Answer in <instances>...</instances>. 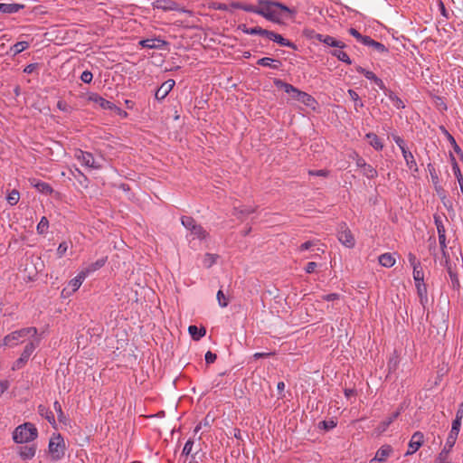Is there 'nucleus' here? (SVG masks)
<instances>
[{"label":"nucleus","instance_id":"26","mask_svg":"<svg viewBox=\"0 0 463 463\" xmlns=\"http://www.w3.org/2000/svg\"><path fill=\"white\" fill-rule=\"evenodd\" d=\"M24 8L21 4H0V12L3 14H15Z\"/></svg>","mask_w":463,"mask_h":463},{"label":"nucleus","instance_id":"4","mask_svg":"<svg viewBox=\"0 0 463 463\" xmlns=\"http://www.w3.org/2000/svg\"><path fill=\"white\" fill-rule=\"evenodd\" d=\"M48 450L53 461L61 459L65 454V444L61 434L51 438Z\"/></svg>","mask_w":463,"mask_h":463},{"label":"nucleus","instance_id":"37","mask_svg":"<svg viewBox=\"0 0 463 463\" xmlns=\"http://www.w3.org/2000/svg\"><path fill=\"white\" fill-rule=\"evenodd\" d=\"M399 415L400 411H395L389 418L382 421L378 427L380 431H385L388 429V427L399 417Z\"/></svg>","mask_w":463,"mask_h":463},{"label":"nucleus","instance_id":"12","mask_svg":"<svg viewBox=\"0 0 463 463\" xmlns=\"http://www.w3.org/2000/svg\"><path fill=\"white\" fill-rule=\"evenodd\" d=\"M445 267L450 279V285L454 290H459L460 283L458 280V274L456 268L452 267L450 260L445 261Z\"/></svg>","mask_w":463,"mask_h":463},{"label":"nucleus","instance_id":"5","mask_svg":"<svg viewBox=\"0 0 463 463\" xmlns=\"http://www.w3.org/2000/svg\"><path fill=\"white\" fill-rule=\"evenodd\" d=\"M39 342H40L39 339H35V340L30 341L29 343L26 344V345L24 348L23 353L21 354V356L16 361H14V363L13 364V366H12L13 371L20 370L23 367H24V365L28 362L30 356L34 352L36 347L39 345Z\"/></svg>","mask_w":463,"mask_h":463},{"label":"nucleus","instance_id":"35","mask_svg":"<svg viewBox=\"0 0 463 463\" xmlns=\"http://www.w3.org/2000/svg\"><path fill=\"white\" fill-rule=\"evenodd\" d=\"M296 100L305 104L307 107H312L316 103V99L311 95L302 90L298 94Z\"/></svg>","mask_w":463,"mask_h":463},{"label":"nucleus","instance_id":"22","mask_svg":"<svg viewBox=\"0 0 463 463\" xmlns=\"http://www.w3.org/2000/svg\"><path fill=\"white\" fill-rule=\"evenodd\" d=\"M415 286L417 288L418 297L420 298V303L421 304L423 308H425V307L429 301L427 286L424 282H422V283L419 282V283L415 284Z\"/></svg>","mask_w":463,"mask_h":463},{"label":"nucleus","instance_id":"59","mask_svg":"<svg viewBox=\"0 0 463 463\" xmlns=\"http://www.w3.org/2000/svg\"><path fill=\"white\" fill-rule=\"evenodd\" d=\"M93 79V75L90 71H84L80 75V80L84 83H90Z\"/></svg>","mask_w":463,"mask_h":463},{"label":"nucleus","instance_id":"36","mask_svg":"<svg viewBox=\"0 0 463 463\" xmlns=\"http://www.w3.org/2000/svg\"><path fill=\"white\" fill-rule=\"evenodd\" d=\"M331 55L337 58L339 61L346 63V64H351L352 63V61L350 59V57L348 56V54L344 52L342 49H335V50H333L330 52Z\"/></svg>","mask_w":463,"mask_h":463},{"label":"nucleus","instance_id":"14","mask_svg":"<svg viewBox=\"0 0 463 463\" xmlns=\"http://www.w3.org/2000/svg\"><path fill=\"white\" fill-rule=\"evenodd\" d=\"M355 70L358 73L363 74L366 79L374 82L378 86V88L383 91L386 89V86L384 85L383 81L380 78H378L373 71H367L361 66H357Z\"/></svg>","mask_w":463,"mask_h":463},{"label":"nucleus","instance_id":"55","mask_svg":"<svg viewBox=\"0 0 463 463\" xmlns=\"http://www.w3.org/2000/svg\"><path fill=\"white\" fill-rule=\"evenodd\" d=\"M329 171L326 169H321V170H308L309 175L314 176H321V177H327L329 175Z\"/></svg>","mask_w":463,"mask_h":463},{"label":"nucleus","instance_id":"25","mask_svg":"<svg viewBox=\"0 0 463 463\" xmlns=\"http://www.w3.org/2000/svg\"><path fill=\"white\" fill-rule=\"evenodd\" d=\"M86 277V272L81 270L74 279L70 280L68 287L71 289V292L79 289Z\"/></svg>","mask_w":463,"mask_h":463},{"label":"nucleus","instance_id":"45","mask_svg":"<svg viewBox=\"0 0 463 463\" xmlns=\"http://www.w3.org/2000/svg\"><path fill=\"white\" fill-rule=\"evenodd\" d=\"M19 199L20 194L17 190H13L11 193L8 194L6 197L7 203L12 206L15 205L18 203Z\"/></svg>","mask_w":463,"mask_h":463},{"label":"nucleus","instance_id":"29","mask_svg":"<svg viewBox=\"0 0 463 463\" xmlns=\"http://www.w3.org/2000/svg\"><path fill=\"white\" fill-rule=\"evenodd\" d=\"M239 29L241 30L244 33L250 34V35H260L265 36V33L267 29H263L260 26H255L252 28L247 27L245 24H240Z\"/></svg>","mask_w":463,"mask_h":463},{"label":"nucleus","instance_id":"47","mask_svg":"<svg viewBox=\"0 0 463 463\" xmlns=\"http://www.w3.org/2000/svg\"><path fill=\"white\" fill-rule=\"evenodd\" d=\"M35 187L42 193L43 194H50L52 193V186L47 184V183H44V182H38L36 184H35Z\"/></svg>","mask_w":463,"mask_h":463},{"label":"nucleus","instance_id":"62","mask_svg":"<svg viewBox=\"0 0 463 463\" xmlns=\"http://www.w3.org/2000/svg\"><path fill=\"white\" fill-rule=\"evenodd\" d=\"M57 108L64 112H71V108L63 100H59L57 102Z\"/></svg>","mask_w":463,"mask_h":463},{"label":"nucleus","instance_id":"48","mask_svg":"<svg viewBox=\"0 0 463 463\" xmlns=\"http://www.w3.org/2000/svg\"><path fill=\"white\" fill-rule=\"evenodd\" d=\"M53 408H54L55 411L57 412L59 421L65 422L66 417L62 411L61 405L58 401L54 402Z\"/></svg>","mask_w":463,"mask_h":463},{"label":"nucleus","instance_id":"56","mask_svg":"<svg viewBox=\"0 0 463 463\" xmlns=\"http://www.w3.org/2000/svg\"><path fill=\"white\" fill-rule=\"evenodd\" d=\"M193 447H194V440L190 439L184 444V447L183 449L182 454L185 455V456L191 455L192 450H193Z\"/></svg>","mask_w":463,"mask_h":463},{"label":"nucleus","instance_id":"42","mask_svg":"<svg viewBox=\"0 0 463 463\" xmlns=\"http://www.w3.org/2000/svg\"><path fill=\"white\" fill-rule=\"evenodd\" d=\"M413 279H414L415 284H417L419 282H421V283L424 282V272L420 266L413 268Z\"/></svg>","mask_w":463,"mask_h":463},{"label":"nucleus","instance_id":"7","mask_svg":"<svg viewBox=\"0 0 463 463\" xmlns=\"http://www.w3.org/2000/svg\"><path fill=\"white\" fill-rule=\"evenodd\" d=\"M154 9H160L163 11H178L185 13L184 8H179V5L173 0H156L152 3Z\"/></svg>","mask_w":463,"mask_h":463},{"label":"nucleus","instance_id":"31","mask_svg":"<svg viewBox=\"0 0 463 463\" xmlns=\"http://www.w3.org/2000/svg\"><path fill=\"white\" fill-rule=\"evenodd\" d=\"M106 261H107V258L99 259L95 262H92V263L89 264L83 269V272H86V275L88 276L89 274H90V273L99 269L100 268H102L105 265Z\"/></svg>","mask_w":463,"mask_h":463},{"label":"nucleus","instance_id":"9","mask_svg":"<svg viewBox=\"0 0 463 463\" xmlns=\"http://www.w3.org/2000/svg\"><path fill=\"white\" fill-rule=\"evenodd\" d=\"M269 40L277 43L280 46L289 47L293 50H298V46L288 39H285L282 35L269 30H266L265 36Z\"/></svg>","mask_w":463,"mask_h":463},{"label":"nucleus","instance_id":"39","mask_svg":"<svg viewBox=\"0 0 463 463\" xmlns=\"http://www.w3.org/2000/svg\"><path fill=\"white\" fill-rule=\"evenodd\" d=\"M348 95L352 100L354 101V109L358 111L359 108L364 107V103L361 101L359 95L354 90H348Z\"/></svg>","mask_w":463,"mask_h":463},{"label":"nucleus","instance_id":"58","mask_svg":"<svg viewBox=\"0 0 463 463\" xmlns=\"http://www.w3.org/2000/svg\"><path fill=\"white\" fill-rule=\"evenodd\" d=\"M241 10H243L245 12H249V13L257 14L258 4L255 5H251V4L242 3Z\"/></svg>","mask_w":463,"mask_h":463},{"label":"nucleus","instance_id":"50","mask_svg":"<svg viewBox=\"0 0 463 463\" xmlns=\"http://www.w3.org/2000/svg\"><path fill=\"white\" fill-rule=\"evenodd\" d=\"M457 438H458V436H456V435L449 434V436L447 438L446 444H445V446L443 448V449H447L448 454H449L450 449L455 445Z\"/></svg>","mask_w":463,"mask_h":463},{"label":"nucleus","instance_id":"46","mask_svg":"<svg viewBox=\"0 0 463 463\" xmlns=\"http://www.w3.org/2000/svg\"><path fill=\"white\" fill-rule=\"evenodd\" d=\"M217 257V255L206 253L203 257V265L206 268H211L216 262Z\"/></svg>","mask_w":463,"mask_h":463},{"label":"nucleus","instance_id":"28","mask_svg":"<svg viewBox=\"0 0 463 463\" xmlns=\"http://www.w3.org/2000/svg\"><path fill=\"white\" fill-rule=\"evenodd\" d=\"M365 137L369 140V144L377 151H381L383 148V144L378 136L373 132L367 133Z\"/></svg>","mask_w":463,"mask_h":463},{"label":"nucleus","instance_id":"18","mask_svg":"<svg viewBox=\"0 0 463 463\" xmlns=\"http://www.w3.org/2000/svg\"><path fill=\"white\" fill-rule=\"evenodd\" d=\"M256 211V207L251 206H233L232 214L238 219L243 221L246 216L250 213H253Z\"/></svg>","mask_w":463,"mask_h":463},{"label":"nucleus","instance_id":"15","mask_svg":"<svg viewBox=\"0 0 463 463\" xmlns=\"http://www.w3.org/2000/svg\"><path fill=\"white\" fill-rule=\"evenodd\" d=\"M175 82L174 80H167L156 91V99L158 100L164 99L168 93L173 90Z\"/></svg>","mask_w":463,"mask_h":463},{"label":"nucleus","instance_id":"11","mask_svg":"<svg viewBox=\"0 0 463 463\" xmlns=\"http://www.w3.org/2000/svg\"><path fill=\"white\" fill-rule=\"evenodd\" d=\"M315 39L320 43H325L327 46L335 47L339 49H344L345 47V43L342 41L336 40L335 38L326 35V34H315Z\"/></svg>","mask_w":463,"mask_h":463},{"label":"nucleus","instance_id":"1","mask_svg":"<svg viewBox=\"0 0 463 463\" xmlns=\"http://www.w3.org/2000/svg\"><path fill=\"white\" fill-rule=\"evenodd\" d=\"M296 11L280 2L274 0H258L257 14L261 15L266 20L282 24L283 18L292 16Z\"/></svg>","mask_w":463,"mask_h":463},{"label":"nucleus","instance_id":"53","mask_svg":"<svg viewBox=\"0 0 463 463\" xmlns=\"http://www.w3.org/2000/svg\"><path fill=\"white\" fill-rule=\"evenodd\" d=\"M68 249H69V242H67V241L61 242L57 249L58 258H62L65 255V253L67 252Z\"/></svg>","mask_w":463,"mask_h":463},{"label":"nucleus","instance_id":"21","mask_svg":"<svg viewBox=\"0 0 463 463\" xmlns=\"http://www.w3.org/2000/svg\"><path fill=\"white\" fill-rule=\"evenodd\" d=\"M463 419V404L459 406L456 412V417L452 421V426L449 434L458 436L460 430L461 420Z\"/></svg>","mask_w":463,"mask_h":463},{"label":"nucleus","instance_id":"33","mask_svg":"<svg viewBox=\"0 0 463 463\" xmlns=\"http://www.w3.org/2000/svg\"><path fill=\"white\" fill-rule=\"evenodd\" d=\"M385 96H387L394 104V106L397 108V109H404L405 108V104L404 102L391 90L389 89H385L383 90Z\"/></svg>","mask_w":463,"mask_h":463},{"label":"nucleus","instance_id":"27","mask_svg":"<svg viewBox=\"0 0 463 463\" xmlns=\"http://www.w3.org/2000/svg\"><path fill=\"white\" fill-rule=\"evenodd\" d=\"M37 411H38V413L42 417L45 418L51 425H52V426L55 425L56 421H55L54 415H53L52 411H50L46 406L41 404L38 406Z\"/></svg>","mask_w":463,"mask_h":463},{"label":"nucleus","instance_id":"24","mask_svg":"<svg viewBox=\"0 0 463 463\" xmlns=\"http://www.w3.org/2000/svg\"><path fill=\"white\" fill-rule=\"evenodd\" d=\"M258 65L264 67H270L272 69L278 70L281 66V61L279 60H275L269 57H263L258 60Z\"/></svg>","mask_w":463,"mask_h":463},{"label":"nucleus","instance_id":"3","mask_svg":"<svg viewBox=\"0 0 463 463\" xmlns=\"http://www.w3.org/2000/svg\"><path fill=\"white\" fill-rule=\"evenodd\" d=\"M181 222L185 229L190 231L191 235H193L194 238L204 240L209 235L203 227L198 224L196 221L191 216H182Z\"/></svg>","mask_w":463,"mask_h":463},{"label":"nucleus","instance_id":"64","mask_svg":"<svg viewBox=\"0 0 463 463\" xmlns=\"http://www.w3.org/2000/svg\"><path fill=\"white\" fill-rule=\"evenodd\" d=\"M340 298V295L337 293H331L322 296V299L326 301H335Z\"/></svg>","mask_w":463,"mask_h":463},{"label":"nucleus","instance_id":"51","mask_svg":"<svg viewBox=\"0 0 463 463\" xmlns=\"http://www.w3.org/2000/svg\"><path fill=\"white\" fill-rule=\"evenodd\" d=\"M374 51L379 53H388L389 50L382 43L374 41L371 46Z\"/></svg>","mask_w":463,"mask_h":463},{"label":"nucleus","instance_id":"38","mask_svg":"<svg viewBox=\"0 0 463 463\" xmlns=\"http://www.w3.org/2000/svg\"><path fill=\"white\" fill-rule=\"evenodd\" d=\"M363 175L366 176L368 179H373L376 178L378 174L374 167H373L371 165L366 164L362 168Z\"/></svg>","mask_w":463,"mask_h":463},{"label":"nucleus","instance_id":"10","mask_svg":"<svg viewBox=\"0 0 463 463\" xmlns=\"http://www.w3.org/2000/svg\"><path fill=\"white\" fill-rule=\"evenodd\" d=\"M75 157L79 161H80L82 163V165H84L88 167H91V168H95V169H98L100 167L99 165L96 164L93 155L90 152L78 150L75 153Z\"/></svg>","mask_w":463,"mask_h":463},{"label":"nucleus","instance_id":"57","mask_svg":"<svg viewBox=\"0 0 463 463\" xmlns=\"http://www.w3.org/2000/svg\"><path fill=\"white\" fill-rule=\"evenodd\" d=\"M392 137L393 141L396 143V145L401 149V151L407 148L403 138H402L400 136H397L395 134H392Z\"/></svg>","mask_w":463,"mask_h":463},{"label":"nucleus","instance_id":"6","mask_svg":"<svg viewBox=\"0 0 463 463\" xmlns=\"http://www.w3.org/2000/svg\"><path fill=\"white\" fill-rule=\"evenodd\" d=\"M337 237L339 241L347 248H353L355 244V240L345 223L339 225Z\"/></svg>","mask_w":463,"mask_h":463},{"label":"nucleus","instance_id":"49","mask_svg":"<svg viewBox=\"0 0 463 463\" xmlns=\"http://www.w3.org/2000/svg\"><path fill=\"white\" fill-rule=\"evenodd\" d=\"M337 422L334 419H330L328 420H323L319 422V428L324 429L325 430H330L336 426Z\"/></svg>","mask_w":463,"mask_h":463},{"label":"nucleus","instance_id":"8","mask_svg":"<svg viewBox=\"0 0 463 463\" xmlns=\"http://www.w3.org/2000/svg\"><path fill=\"white\" fill-rule=\"evenodd\" d=\"M424 442V434L421 431H415L409 442V449L405 453V456L414 454L422 446Z\"/></svg>","mask_w":463,"mask_h":463},{"label":"nucleus","instance_id":"30","mask_svg":"<svg viewBox=\"0 0 463 463\" xmlns=\"http://www.w3.org/2000/svg\"><path fill=\"white\" fill-rule=\"evenodd\" d=\"M36 448L34 446H22L19 449V455L23 459H31L34 457Z\"/></svg>","mask_w":463,"mask_h":463},{"label":"nucleus","instance_id":"16","mask_svg":"<svg viewBox=\"0 0 463 463\" xmlns=\"http://www.w3.org/2000/svg\"><path fill=\"white\" fill-rule=\"evenodd\" d=\"M24 337V335L22 334V330L19 329L5 335L3 339L2 345L5 346H14L18 344L21 338Z\"/></svg>","mask_w":463,"mask_h":463},{"label":"nucleus","instance_id":"34","mask_svg":"<svg viewBox=\"0 0 463 463\" xmlns=\"http://www.w3.org/2000/svg\"><path fill=\"white\" fill-rule=\"evenodd\" d=\"M379 263L386 268H391L395 264V258L391 253H383L379 256Z\"/></svg>","mask_w":463,"mask_h":463},{"label":"nucleus","instance_id":"54","mask_svg":"<svg viewBox=\"0 0 463 463\" xmlns=\"http://www.w3.org/2000/svg\"><path fill=\"white\" fill-rule=\"evenodd\" d=\"M217 300H218L220 307H226L228 306L227 298L225 297L222 290H221V289L217 292Z\"/></svg>","mask_w":463,"mask_h":463},{"label":"nucleus","instance_id":"19","mask_svg":"<svg viewBox=\"0 0 463 463\" xmlns=\"http://www.w3.org/2000/svg\"><path fill=\"white\" fill-rule=\"evenodd\" d=\"M166 42L159 38L144 39L139 42V45L147 49H160L165 45Z\"/></svg>","mask_w":463,"mask_h":463},{"label":"nucleus","instance_id":"2","mask_svg":"<svg viewBox=\"0 0 463 463\" xmlns=\"http://www.w3.org/2000/svg\"><path fill=\"white\" fill-rule=\"evenodd\" d=\"M37 436V429L30 422L18 426L13 433V439L16 443H28L34 440Z\"/></svg>","mask_w":463,"mask_h":463},{"label":"nucleus","instance_id":"13","mask_svg":"<svg viewBox=\"0 0 463 463\" xmlns=\"http://www.w3.org/2000/svg\"><path fill=\"white\" fill-rule=\"evenodd\" d=\"M88 99L90 101H92L93 103L97 104L99 107H100L103 109H109L112 110L113 109H116V105L109 100L105 99L101 96H99L97 93H90L89 95Z\"/></svg>","mask_w":463,"mask_h":463},{"label":"nucleus","instance_id":"43","mask_svg":"<svg viewBox=\"0 0 463 463\" xmlns=\"http://www.w3.org/2000/svg\"><path fill=\"white\" fill-rule=\"evenodd\" d=\"M29 47V43L25 41L18 42L11 48L14 54H18Z\"/></svg>","mask_w":463,"mask_h":463},{"label":"nucleus","instance_id":"60","mask_svg":"<svg viewBox=\"0 0 463 463\" xmlns=\"http://www.w3.org/2000/svg\"><path fill=\"white\" fill-rule=\"evenodd\" d=\"M399 364V360L397 356H392L389 359L388 368L390 371H395Z\"/></svg>","mask_w":463,"mask_h":463},{"label":"nucleus","instance_id":"41","mask_svg":"<svg viewBox=\"0 0 463 463\" xmlns=\"http://www.w3.org/2000/svg\"><path fill=\"white\" fill-rule=\"evenodd\" d=\"M439 235V246H440V249H441V251H442V256L443 258L445 259V261L447 260H449V256L448 254V252L446 251V248H447V245H446V233L444 234H438Z\"/></svg>","mask_w":463,"mask_h":463},{"label":"nucleus","instance_id":"63","mask_svg":"<svg viewBox=\"0 0 463 463\" xmlns=\"http://www.w3.org/2000/svg\"><path fill=\"white\" fill-rule=\"evenodd\" d=\"M216 358H217V355L211 351H208L205 354V362L207 364L214 363Z\"/></svg>","mask_w":463,"mask_h":463},{"label":"nucleus","instance_id":"17","mask_svg":"<svg viewBox=\"0 0 463 463\" xmlns=\"http://www.w3.org/2000/svg\"><path fill=\"white\" fill-rule=\"evenodd\" d=\"M274 84L278 88L283 89L284 91L286 93L289 94L290 97L294 99H296L298 98V94L301 92L300 90L297 89L296 87H294L293 85H291L289 83L282 81L281 80H275Z\"/></svg>","mask_w":463,"mask_h":463},{"label":"nucleus","instance_id":"32","mask_svg":"<svg viewBox=\"0 0 463 463\" xmlns=\"http://www.w3.org/2000/svg\"><path fill=\"white\" fill-rule=\"evenodd\" d=\"M188 332L194 340L198 341L205 335L206 329L204 327L199 328L196 326L192 325L188 327Z\"/></svg>","mask_w":463,"mask_h":463},{"label":"nucleus","instance_id":"52","mask_svg":"<svg viewBox=\"0 0 463 463\" xmlns=\"http://www.w3.org/2000/svg\"><path fill=\"white\" fill-rule=\"evenodd\" d=\"M436 463H450L447 449H442L436 459Z\"/></svg>","mask_w":463,"mask_h":463},{"label":"nucleus","instance_id":"61","mask_svg":"<svg viewBox=\"0 0 463 463\" xmlns=\"http://www.w3.org/2000/svg\"><path fill=\"white\" fill-rule=\"evenodd\" d=\"M21 330H22V334H24L25 337L27 335L34 336L37 334V328L33 327V326L24 327V328H22Z\"/></svg>","mask_w":463,"mask_h":463},{"label":"nucleus","instance_id":"40","mask_svg":"<svg viewBox=\"0 0 463 463\" xmlns=\"http://www.w3.org/2000/svg\"><path fill=\"white\" fill-rule=\"evenodd\" d=\"M48 229H49V221H48L47 217L43 216L37 225V228H36L37 232L39 234H45L48 231Z\"/></svg>","mask_w":463,"mask_h":463},{"label":"nucleus","instance_id":"23","mask_svg":"<svg viewBox=\"0 0 463 463\" xmlns=\"http://www.w3.org/2000/svg\"><path fill=\"white\" fill-rule=\"evenodd\" d=\"M402 153L409 169L417 172L418 165L411 152L409 151L408 148H405L402 150Z\"/></svg>","mask_w":463,"mask_h":463},{"label":"nucleus","instance_id":"20","mask_svg":"<svg viewBox=\"0 0 463 463\" xmlns=\"http://www.w3.org/2000/svg\"><path fill=\"white\" fill-rule=\"evenodd\" d=\"M392 452V448L390 445H383L375 453L374 458L372 459V462L378 461L383 462L387 459V458Z\"/></svg>","mask_w":463,"mask_h":463},{"label":"nucleus","instance_id":"44","mask_svg":"<svg viewBox=\"0 0 463 463\" xmlns=\"http://www.w3.org/2000/svg\"><path fill=\"white\" fill-rule=\"evenodd\" d=\"M434 222L437 228L438 234L446 233L445 227L443 225L442 217L439 214H434Z\"/></svg>","mask_w":463,"mask_h":463}]
</instances>
